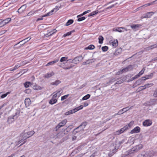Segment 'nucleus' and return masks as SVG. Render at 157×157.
Listing matches in <instances>:
<instances>
[{
	"label": "nucleus",
	"instance_id": "obj_15",
	"mask_svg": "<svg viewBox=\"0 0 157 157\" xmlns=\"http://www.w3.org/2000/svg\"><path fill=\"white\" fill-rule=\"evenodd\" d=\"M31 39V38L30 37H28L27 38H26L24 39V40H22L20 41L18 43L16 44L15 45H17L18 44H19L21 42H23V43L22 44V45H23L24 44H25V43H26V42H28L29 40Z\"/></svg>",
	"mask_w": 157,
	"mask_h": 157
},
{
	"label": "nucleus",
	"instance_id": "obj_45",
	"mask_svg": "<svg viewBox=\"0 0 157 157\" xmlns=\"http://www.w3.org/2000/svg\"><path fill=\"white\" fill-rule=\"evenodd\" d=\"M62 92L63 91L61 90L57 91L56 94L57 95V96L59 97L60 96L61 94L62 93Z\"/></svg>",
	"mask_w": 157,
	"mask_h": 157
},
{
	"label": "nucleus",
	"instance_id": "obj_55",
	"mask_svg": "<svg viewBox=\"0 0 157 157\" xmlns=\"http://www.w3.org/2000/svg\"><path fill=\"white\" fill-rule=\"evenodd\" d=\"M150 78L149 77H148L147 76H144L142 77L141 78L142 79V80H145L146 79H148Z\"/></svg>",
	"mask_w": 157,
	"mask_h": 157
},
{
	"label": "nucleus",
	"instance_id": "obj_23",
	"mask_svg": "<svg viewBox=\"0 0 157 157\" xmlns=\"http://www.w3.org/2000/svg\"><path fill=\"white\" fill-rule=\"evenodd\" d=\"M54 73L53 72H52L49 73H47L44 75V77L46 78H50L53 75H54Z\"/></svg>",
	"mask_w": 157,
	"mask_h": 157
},
{
	"label": "nucleus",
	"instance_id": "obj_41",
	"mask_svg": "<svg viewBox=\"0 0 157 157\" xmlns=\"http://www.w3.org/2000/svg\"><path fill=\"white\" fill-rule=\"evenodd\" d=\"M82 125H80L77 128H75L74 130V131L76 132H79V131L78 130V129H80V130H81L82 129Z\"/></svg>",
	"mask_w": 157,
	"mask_h": 157
},
{
	"label": "nucleus",
	"instance_id": "obj_30",
	"mask_svg": "<svg viewBox=\"0 0 157 157\" xmlns=\"http://www.w3.org/2000/svg\"><path fill=\"white\" fill-rule=\"evenodd\" d=\"M68 57H62L60 59V61L61 62H63L66 61H68L67 60Z\"/></svg>",
	"mask_w": 157,
	"mask_h": 157
},
{
	"label": "nucleus",
	"instance_id": "obj_19",
	"mask_svg": "<svg viewBox=\"0 0 157 157\" xmlns=\"http://www.w3.org/2000/svg\"><path fill=\"white\" fill-rule=\"evenodd\" d=\"M132 107H131L129 108V109H126V110H125V109H126L128 108V107L124 108L122 109H121L119 111V113H120V114H123V113L128 111L130 109H131Z\"/></svg>",
	"mask_w": 157,
	"mask_h": 157
},
{
	"label": "nucleus",
	"instance_id": "obj_50",
	"mask_svg": "<svg viewBox=\"0 0 157 157\" xmlns=\"http://www.w3.org/2000/svg\"><path fill=\"white\" fill-rule=\"evenodd\" d=\"M78 21H82L86 19V18L84 17H78Z\"/></svg>",
	"mask_w": 157,
	"mask_h": 157
},
{
	"label": "nucleus",
	"instance_id": "obj_59",
	"mask_svg": "<svg viewBox=\"0 0 157 157\" xmlns=\"http://www.w3.org/2000/svg\"><path fill=\"white\" fill-rule=\"evenodd\" d=\"M3 21L2 20H0V27H2L4 26V24H3Z\"/></svg>",
	"mask_w": 157,
	"mask_h": 157
},
{
	"label": "nucleus",
	"instance_id": "obj_39",
	"mask_svg": "<svg viewBox=\"0 0 157 157\" xmlns=\"http://www.w3.org/2000/svg\"><path fill=\"white\" fill-rule=\"evenodd\" d=\"M64 134L62 132H59L57 134V137L59 138L61 137L64 136Z\"/></svg>",
	"mask_w": 157,
	"mask_h": 157
},
{
	"label": "nucleus",
	"instance_id": "obj_16",
	"mask_svg": "<svg viewBox=\"0 0 157 157\" xmlns=\"http://www.w3.org/2000/svg\"><path fill=\"white\" fill-rule=\"evenodd\" d=\"M57 101V98H55L52 97L51 100L49 101V103L52 105L56 103Z\"/></svg>",
	"mask_w": 157,
	"mask_h": 157
},
{
	"label": "nucleus",
	"instance_id": "obj_6",
	"mask_svg": "<svg viewBox=\"0 0 157 157\" xmlns=\"http://www.w3.org/2000/svg\"><path fill=\"white\" fill-rule=\"evenodd\" d=\"M109 44L110 45H112L114 48H115L118 45V40L117 39H113L109 41Z\"/></svg>",
	"mask_w": 157,
	"mask_h": 157
},
{
	"label": "nucleus",
	"instance_id": "obj_18",
	"mask_svg": "<svg viewBox=\"0 0 157 157\" xmlns=\"http://www.w3.org/2000/svg\"><path fill=\"white\" fill-rule=\"evenodd\" d=\"M30 99L28 98H26L25 100V103L26 107L29 106L31 104Z\"/></svg>",
	"mask_w": 157,
	"mask_h": 157
},
{
	"label": "nucleus",
	"instance_id": "obj_62",
	"mask_svg": "<svg viewBox=\"0 0 157 157\" xmlns=\"http://www.w3.org/2000/svg\"><path fill=\"white\" fill-rule=\"evenodd\" d=\"M25 92L27 94H29L31 92V90L29 89H27L25 90Z\"/></svg>",
	"mask_w": 157,
	"mask_h": 157
},
{
	"label": "nucleus",
	"instance_id": "obj_29",
	"mask_svg": "<svg viewBox=\"0 0 157 157\" xmlns=\"http://www.w3.org/2000/svg\"><path fill=\"white\" fill-rule=\"evenodd\" d=\"M90 12H91V10H87L86 11H85L84 12H83V13L81 14L80 15H78L77 16V17H79L88 13H89Z\"/></svg>",
	"mask_w": 157,
	"mask_h": 157
},
{
	"label": "nucleus",
	"instance_id": "obj_37",
	"mask_svg": "<svg viewBox=\"0 0 157 157\" xmlns=\"http://www.w3.org/2000/svg\"><path fill=\"white\" fill-rule=\"evenodd\" d=\"M73 113V112L72 110H70L66 112L64 114L66 116H68L69 115Z\"/></svg>",
	"mask_w": 157,
	"mask_h": 157
},
{
	"label": "nucleus",
	"instance_id": "obj_22",
	"mask_svg": "<svg viewBox=\"0 0 157 157\" xmlns=\"http://www.w3.org/2000/svg\"><path fill=\"white\" fill-rule=\"evenodd\" d=\"M142 79L141 78L136 81L134 84V86H136L137 85H140L142 83Z\"/></svg>",
	"mask_w": 157,
	"mask_h": 157
},
{
	"label": "nucleus",
	"instance_id": "obj_8",
	"mask_svg": "<svg viewBox=\"0 0 157 157\" xmlns=\"http://www.w3.org/2000/svg\"><path fill=\"white\" fill-rule=\"evenodd\" d=\"M152 122L151 120L150 119H147L144 121L143 122V125L145 127H147L151 125Z\"/></svg>",
	"mask_w": 157,
	"mask_h": 157
},
{
	"label": "nucleus",
	"instance_id": "obj_61",
	"mask_svg": "<svg viewBox=\"0 0 157 157\" xmlns=\"http://www.w3.org/2000/svg\"><path fill=\"white\" fill-rule=\"evenodd\" d=\"M52 97L55 98H57V100H58V98H59L58 97V96H57V95L56 93L54 94Z\"/></svg>",
	"mask_w": 157,
	"mask_h": 157
},
{
	"label": "nucleus",
	"instance_id": "obj_48",
	"mask_svg": "<svg viewBox=\"0 0 157 157\" xmlns=\"http://www.w3.org/2000/svg\"><path fill=\"white\" fill-rule=\"evenodd\" d=\"M35 11L34 10H32L29 12L27 14V16H31L33 14Z\"/></svg>",
	"mask_w": 157,
	"mask_h": 157
},
{
	"label": "nucleus",
	"instance_id": "obj_47",
	"mask_svg": "<svg viewBox=\"0 0 157 157\" xmlns=\"http://www.w3.org/2000/svg\"><path fill=\"white\" fill-rule=\"evenodd\" d=\"M101 49L103 52H106L108 49V47L106 46H105L102 47Z\"/></svg>",
	"mask_w": 157,
	"mask_h": 157
},
{
	"label": "nucleus",
	"instance_id": "obj_20",
	"mask_svg": "<svg viewBox=\"0 0 157 157\" xmlns=\"http://www.w3.org/2000/svg\"><path fill=\"white\" fill-rule=\"evenodd\" d=\"M33 89L36 90H40L42 89V87L36 84H33Z\"/></svg>",
	"mask_w": 157,
	"mask_h": 157
},
{
	"label": "nucleus",
	"instance_id": "obj_26",
	"mask_svg": "<svg viewBox=\"0 0 157 157\" xmlns=\"http://www.w3.org/2000/svg\"><path fill=\"white\" fill-rule=\"evenodd\" d=\"M11 21V19L10 18H7L4 20H3V24H4V25H5L6 24H8Z\"/></svg>",
	"mask_w": 157,
	"mask_h": 157
},
{
	"label": "nucleus",
	"instance_id": "obj_31",
	"mask_svg": "<svg viewBox=\"0 0 157 157\" xmlns=\"http://www.w3.org/2000/svg\"><path fill=\"white\" fill-rule=\"evenodd\" d=\"M28 136V137H30L32 136L34 133L35 132L33 131H32L27 132Z\"/></svg>",
	"mask_w": 157,
	"mask_h": 157
},
{
	"label": "nucleus",
	"instance_id": "obj_17",
	"mask_svg": "<svg viewBox=\"0 0 157 157\" xmlns=\"http://www.w3.org/2000/svg\"><path fill=\"white\" fill-rule=\"evenodd\" d=\"M129 67H127L123 69L122 70H120L117 73V75H119L123 73H125L128 70Z\"/></svg>",
	"mask_w": 157,
	"mask_h": 157
},
{
	"label": "nucleus",
	"instance_id": "obj_9",
	"mask_svg": "<svg viewBox=\"0 0 157 157\" xmlns=\"http://www.w3.org/2000/svg\"><path fill=\"white\" fill-rule=\"evenodd\" d=\"M128 126H126L122 128L121 129L116 131L115 132V134L116 135H119L123 132L125 130L128 129Z\"/></svg>",
	"mask_w": 157,
	"mask_h": 157
},
{
	"label": "nucleus",
	"instance_id": "obj_52",
	"mask_svg": "<svg viewBox=\"0 0 157 157\" xmlns=\"http://www.w3.org/2000/svg\"><path fill=\"white\" fill-rule=\"evenodd\" d=\"M9 92H7L5 94H2L1 96V98H3L6 97L7 95L9 94Z\"/></svg>",
	"mask_w": 157,
	"mask_h": 157
},
{
	"label": "nucleus",
	"instance_id": "obj_14",
	"mask_svg": "<svg viewBox=\"0 0 157 157\" xmlns=\"http://www.w3.org/2000/svg\"><path fill=\"white\" fill-rule=\"evenodd\" d=\"M154 155V152L153 151H149L146 152L144 156L145 157H151Z\"/></svg>",
	"mask_w": 157,
	"mask_h": 157
},
{
	"label": "nucleus",
	"instance_id": "obj_35",
	"mask_svg": "<svg viewBox=\"0 0 157 157\" xmlns=\"http://www.w3.org/2000/svg\"><path fill=\"white\" fill-rule=\"evenodd\" d=\"M103 37L101 36H100L98 37L99 43L101 44L103 43Z\"/></svg>",
	"mask_w": 157,
	"mask_h": 157
},
{
	"label": "nucleus",
	"instance_id": "obj_27",
	"mask_svg": "<svg viewBox=\"0 0 157 157\" xmlns=\"http://www.w3.org/2000/svg\"><path fill=\"white\" fill-rule=\"evenodd\" d=\"M157 103V99H153L150 100L149 102L150 105H152Z\"/></svg>",
	"mask_w": 157,
	"mask_h": 157
},
{
	"label": "nucleus",
	"instance_id": "obj_38",
	"mask_svg": "<svg viewBox=\"0 0 157 157\" xmlns=\"http://www.w3.org/2000/svg\"><path fill=\"white\" fill-rule=\"evenodd\" d=\"M145 70V67H144L142 69L140 72L138 74V75H140V77L144 73Z\"/></svg>",
	"mask_w": 157,
	"mask_h": 157
},
{
	"label": "nucleus",
	"instance_id": "obj_10",
	"mask_svg": "<svg viewBox=\"0 0 157 157\" xmlns=\"http://www.w3.org/2000/svg\"><path fill=\"white\" fill-rule=\"evenodd\" d=\"M140 128L139 126H136L130 132L131 134H134L139 133L140 131Z\"/></svg>",
	"mask_w": 157,
	"mask_h": 157
},
{
	"label": "nucleus",
	"instance_id": "obj_13",
	"mask_svg": "<svg viewBox=\"0 0 157 157\" xmlns=\"http://www.w3.org/2000/svg\"><path fill=\"white\" fill-rule=\"evenodd\" d=\"M26 8V6L25 5H23L19 8L17 12L19 13H22L25 10Z\"/></svg>",
	"mask_w": 157,
	"mask_h": 157
},
{
	"label": "nucleus",
	"instance_id": "obj_57",
	"mask_svg": "<svg viewBox=\"0 0 157 157\" xmlns=\"http://www.w3.org/2000/svg\"><path fill=\"white\" fill-rule=\"evenodd\" d=\"M139 77H140V75H138V74H137V75H136L135 76H134V77H132V80H133L135 79H136Z\"/></svg>",
	"mask_w": 157,
	"mask_h": 157
},
{
	"label": "nucleus",
	"instance_id": "obj_44",
	"mask_svg": "<svg viewBox=\"0 0 157 157\" xmlns=\"http://www.w3.org/2000/svg\"><path fill=\"white\" fill-rule=\"evenodd\" d=\"M98 13V10L94 11L90 14V16H93L96 14H97Z\"/></svg>",
	"mask_w": 157,
	"mask_h": 157
},
{
	"label": "nucleus",
	"instance_id": "obj_7",
	"mask_svg": "<svg viewBox=\"0 0 157 157\" xmlns=\"http://www.w3.org/2000/svg\"><path fill=\"white\" fill-rule=\"evenodd\" d=\"M59 9V6H56V7L54 8L53 10H52L51 11L49 12L46 14L43 15L42 16L43 17H44L46 16H50L52 14V13L53 12L55 11V12H56Z\"/></svg>",
	"mask_w": 157,
	"mask_h": 157
},
{
	"label": "nucleus",
	"instance_id": "obj_33",
	"mask_svg": "<svg viewBox=\"0 0 157 157\" xmlns=\"http://www.w3.org/2000/svg\"><path fill=\"white\" fill-rule=\"evenodd\" d=\"M60 81L59 80H57L51 83V84L53 85H57L60 83Z\"/></svg>",
	"mask_w": 157,
	"mask_h": 157
},
{
	"label": "nucleus",
	"instance_id": "obj_4",
	"mask_svg": "<svg viewBox=\"0 0 157 157\" xmlns=\"http://www.w3.org/2000/svg\"><path fill=\"white\" fill-rule=\"evenodd\" d=\"M67 122V119H64L60 122L56 127L55 129L56 131H57L59 128L65 125Z\"/></svg>",
	"mask_w": 157,
	"mask_h": 157
},
{
	"label": "nucleus",
	"instance_id": "obj_60",
	"mask_svg": "<svg viewBox=\"0 0 157 157\" xmlns=\"http://www.w3.org/2000/svg\"><path fill=\"white\" fill-rule=\"evenodd\" d=\"M153 96L155 97H157V89L154 92L153 94Z\"/></svg>",
	"mask_w": 157,
	"mask_h": 157
},
{
	"label": "nucleus",
	"instance_id": "obj_24",
	"mask_svg": "<svg viewBox=\"0 0 157 157\" xmlns=\"http://www.w3.org/2000/svg\"><path fill=\"white\" fill-rule=\"evenodd\" d=\"M128 30V29L124 27H118V32L120 33L123 32Z\"/></svg>",
	"mask_w": 157,
	"mask_h": 157
},
{
	"label": "nucleus",
	"instance_id": "obj_46",
	"mask_svg": "<svg viewBox=\"0 0 157 157\" xmlns=\"http://www.w3.org/2000/svg\"><path fill=\"white\" fill-rule=\"evenodd\" d=\"M156 2V1H154V2H151L145 4L144 5V6H142L146 7V6H150V5L153 4L155 3V2Z\"/></svg>",
	"mask_w": 157,
	"mask_h": 157
},
{
	"label": "nucleus",
	"instance_id": "obj_12",
	"mask_svg": "<svg viewBox=\"0 0 157 157\" xmlns=\"http://www.w3.org/2000/svg\"><path fill=\"white\" fill-rule=\"evenodd\" d=\"M65 63H63L61 65H60L59 66L62 68H63V69L67 70L68 69H70L72 68L74 66V65L72 64H71L70 66H69L67 67H64V65Z\"/></svg>",
	"mask_w": 157,
	"mask_h": 157
},
{
	"label": "nucleus",
	"instance_id": "obj_53",
	"mask_svg": "<svg viewBox=\"0 0 157 157\" xmlns=\"http://www.w3.org/2000/svg\"><path fill=\"white\" fill-rule=\"evenodd\" d=\"M86 61V62L87 64H88L94 62V60H93V59H88Z\"/></svg>",
	"mask_w": 157,
	"mask_h": 157
},
{
	"label": "nucleus",
	"instance_id": "obj_34",
	"mask_svg": "<svg viewBox=\"0 0 157 157\" xmlns=\"http://www.w3.org/2000/svg\"><path fill=\"white\" fill-rule=\"evenodd\" d=\"M74 21L72 19H70L68 20V21L66 23V26H68L71 24H72Z\"/></svg>",
	"mask_w": 157,
	"mask_h": 157
},
{
	"label": "nucleus",
	"instance_id": "obj_28",
	"mask_svg": "<svg viewBox=\"0 0 157 157\" xmlns=\"http://www.w3.org/2000/svg\"><path fill=\"white\" fill-rule=\"evenodd\" d=\"M95 48V46L93 44H91L89 45L88 47H86L85 48V50H92L94 49Z\"/></svg>",
	"mask_w": 157,
	"mask_h": 157
},
{
	"label": "nucleus",
	"instance_id": "obj_11",
	"mask_svg": "<svg viewBox=\"0 0 157 157\" xmlns=\"http://www.w3.org/2000/svg\"><path fill=\"white\" fill-rule=\"evenodd\" d=\"M142 25L140 24H133L131 25L130 27L136 31L138 30V29Z\"/></svg>",
	"mask_w": 157,
	"mask_h": 157
},
{
	"label": "nucleus",
	"instance_id": "obj_3",
	"mask_svg": "<svg viewBox=\"0 0 157 157\" xmlns=\"http://www.w3.org/2000/svg\"><path fill=\"white\" fill-rule=\"evenodd\" d=\"M83 58L82 56H80L75 58L72 60L71 63L77 64L83 59Z\"/></svg>",
	"mask_w": 157,
	"mask_h": 157
},
{
	"label": "nucleus",
	"instance_id": "obj_32",
	"mask_svg": "<svg viewBox=\"0 0 157 157\" xmlns=\"http://www.w3.org/2000/svg\"><path fill=\"white\" fill-rule=\"evenodd\" d=\"M90 95L89 94H87L85 96H84L82 98L83 100H85L88 99L90 97Z\"/></svg>",
	"mask_w": 157,
	"mask_h": 157
},
{
	"label": "nucleus",
	"instance_id": "obj_63",
	"mask_svg": "<svg viewBox=\"0 0 157 157\" xmlns=\"http://www.w3.org/2000/svg\"><path fill=\"white\" fill-rule=\"evenodd\" d=\"M72 110L73 112V113L78 111L76 108L72 109Z\"/></svg>",
	"mask_w": 157,
	"mask_h": 157
},
{
	"label": "nucleus",
	"instance_id": "obj_2",
	"mask_svg": "<svg viewBox=\"0 0 157 157\" xmlns=\"http://www.w3.org/2000/svg\"><path fill=\"white\" fill-rule=\"evenodd\" d=\"M20 112L19 111H17L15 114L13 116H10L9 117L7 121L9 124L12 123V121H10V119H16L19 116Z\"/></svg>",
	"mask_w": 157,
	"mask_h": 157
},
{
	"label": "nucleus",
	"instance_id": "obj_54",
	"mask_svg": "<svg viewBox=\"0 0 157 157\" xmlns=\"http://www.w3.org/2000/svg\"><path fill=\"white\" fill-rule=\"evenodd\" d=\"M146 89L145 87L144 86H141L138 88V89L139 90V91L142 90H144Z\"/></svg>",
	"mask_w": 157,
	"mask_h": 157
},
{
	"label": "nucleus",
	"instance_id": "obj_56",
	"mask_svg": "<svg viewBox=\"0 0 157 157\" xmlns=\"http://www.w3.org/2000/svg\"><path fill=\"white\" fill-rule=\"evenodd\" d=\"M56 29H54L53 31L50 32L49 33V35L51 36L53 34L56 33Z\"/></svg>",
	"mask_w": 157,
	"mask_h": 157
},
{
	"label": "nucleus",
	"instance_id": "obj_21",
	"mask_svg": "<svg viewBox=\"0 0 157 157\" xmlns=\"http://www.w3.org/2000/svg\"><path fill=\"white\" fill-rule=\"evenodd\" d=\"M153 14V13L152 12H148L145 15V16H142V18H149Z\"/></svg>",
	"mask_w": 157,
	"mask_h": 157
},
{
	"label": "nucleus",
	"instance_id": "obj_5",
	"mask_svg": "<svg viewBox=\"0 0 157 157\" xmlns=\"http://www.w3.org/2000/svg\"><path fill=\"white\" fill-rule=\"evenodd\" d=\"M28 136L27 132L21 133L20 136L21 140H19L18 142L19 143L21 142L22 140H25L27 138H29V137H28Z\"/></svg>",
	"mask_w": 157,
	"mask_h": 157
},
{
	"label": "nucleus",
	"instance_id": "obj_40",
	"mask_svg": "<svg viewBox=\"0 0 157 157\" xmlns=\"http://www.w3.org/2000/svg\"><path fill=\"white\" fill-rule=\"evenodd\" d=\"M153 85V84L152 83H148L144 85V86L146 88L151 87Z\"/></svg>",
	"mask_w": 157,
	"mask_h": 157
},
{
	"label": "nucleus",
	"instance_id": "obj_1",
	"mask_svg": "<svg viewBox=\"0 0 157 157\" xmlns=\"http://www.w3.org/2000/svg\"><path fill=\"white\" fill-rule=\"evenodd\" d=\"M143 147V146L142 144H139L138 145L133 147L131 149L128 151L125 152L124 155V157H130V155L137 152L140 150L142 149Z\"/></svg>",
	"mask_w": 157,
	"mask_h": 157
},
{
	"label": "nucleus",
	"instance_id": "obj_51",
	"mask_svg": "<svg viewBox=\"0 0 157 157\" xmlns=\"http://www.w3.org/2000/svg\"><path fill=\"white\" fill-rule=\"evenodd\" d=\"M83 106L82 105H80V106H78L76 108L77 109L78 111H79L81 109H82L83 108Z\"/></svg>",
	"mask_w": 157,
	"mask_h": 157
},
{
	"label": "nucleus",
	"instance_id": "obj_58",
	"mask_svg": "<svg viewBox=\"0 0 157 157\" xmlns=\"http://www.w3.org/2000/svg\"><path fill=\"white\" fill-rule=\"evenodd\" d=\"M123 82V80L122 79H121L119 81H117L116 83V84H121V83H122Z\"/></svg>",
	"mask_w": 157,
	"mask_h": 157
},
{
	"label": "nucleus",
	"instance_id": "obj_43",
	"mask_svg": "<svg viewBox=\"0 0 157 157\" xmlns=\"http://www.w3.org/2000/svg\"><path fill=\"white\" fill-rule=\"evenodd\" d=\"M69 96V94H68L67 95H65L61 97V100L62 101L67 99Z\"/></svg>",
	"mask_w": 157,
	"mask_h": 157
},
{
	"label": "nucleus",
	"instance_id": "obj_64",
	"mask_svg": "<svg viewBox=\"0 0 157 157\" xmlns=\"http://www.w3.org/2000/svg\"><path fill=\"white\" fill-rule=\"evenodd\" d=\"M133 121H131L130 122V123L128 124V126L130 127L131 125H132L133 124Z\"/></svg>",
	"mask_w": 157,
	"mask_h": 157
},
{
	"label": "nucleus",
	"instance_id": "obj_36",
	"mask_svg": "<svg viewBox=\"0 0 157 157\" xmlns=\"http://www.w3.org/2000/svg\"><path fill=\"white\" fill-rule=\"evenodd\" d=\"M25 63L24 64H18V63L17 65H16L15 67H14V70H16L18 69L19 67H20L21 65H25Z\"/></svg>",
	"mask_w": 157,
	"mask_h": 157
},
{
	"label": "nucleus",
	"instance_id": "obj_25",
	"mask_svg": "<svg viewBox=\"0 0 157 157\" xmlns=\"http://www.w3.org/2000/svg\"><path fill=\"white\" fill-rule=\"evenodd\" d=\"M59 59H57L55 60H54L53 61H51L48 63L46 65V66H49L50 65H53L55 63L59 61Z\"/></svg>",
	"mask_w": 157,
	"mask_h": 157
},
{
	"label": "nucleus",
	"instance_id": "obj_49",
	"mask_svg": "<svg viewBox=\"0 0 157 157\" xmlns=\"http://www.w3.org/2000/svg\"><path fill=\"white\" fill-rule=\"evenodd\" d=\"M125 141V139H123L121 140V141L119 142L117 144L118 145V147H120V145L122 144H123L124 142Z\"/></svg>",
	"mask_w": 157,
	"mask_h": 157
},
{
	"label": "nucleus",
	"instance_id": "obj_42",
	"mask_svg": "<svg viewBox=\"0 0 157 157\" xmlns=\"http://www.w3.org/2000/svg\"><path fill=\"white\" fill-rule=\"evenodd\" d=\"M31 84V83L29 82H26L24 83V86L26 87L27 88L29 87V86Z\"/></svg>",
	"mask_w": 157,
	"mask_h": 157
}]
</instances>
